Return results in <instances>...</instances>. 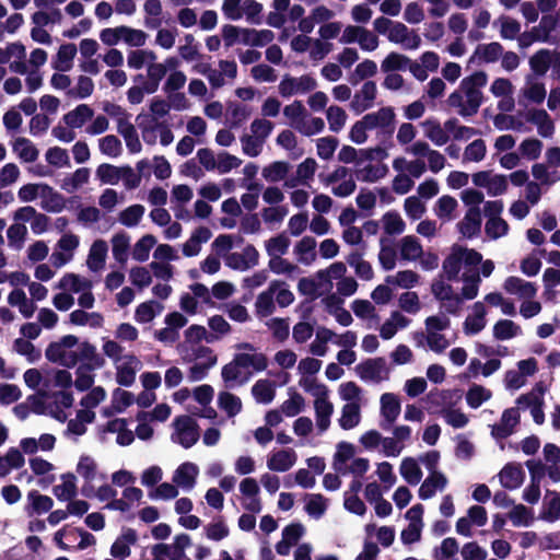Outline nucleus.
<instances>
[{
    "instance_id": "9",
    "label": "nucleus",
    "mask_w": 560,
    "mask_h": 560,
    "mask_svg": "<svg viewBox=\"0 0 560 560\" xmlns=\"http://www.w3.org/2000/svg\"><path fill=\"white\" fill-rule=\"evenodd\" d=\"M138 540L137 532L133 528H126L121 536L118 537L110 547V555L114 558L125 560L131 553L130 545H135Z\"/></svg>"
},
{
    "instance_id": "26",
    "label": "nucleus",
    "mask_w": 560,
    "mask_h": 560,
    "mask_svg": "<svg viewBox=\"0 0 560 560\" xmlns=\"http://www.w3.org/2000/svg\"><path fill=\"white\" fill-rule=\"evenodd\" d=\"M552 55L548 49H539L529 58V67L536 75H545L551 67Z\"/></svg>"
},
{
    "instance_id": "10",
    "label": "nucleus",
    "mask_w": 560,
    "mask_h": 560,
    "mask_svg": "<svg viewBox=\"0 0 560 560\" xmlns=\"http://www.w3.org/2000/svg\"><path fill=\"white\" fill-rule=\"evenodd\" d=\"M520 422V415L516 408L505 409L502 413L501 421L492 428V435L497 439H506L510 436L514 427Z\"/></svg>"
},
{
    "instance_id": "15",
    "label": "nucleus",
    "mask_w": 560,
    "mask_h": 560,
    "mask_svg": "<svg viewBox=\"0 0 560 560\" xmlns=\"http://www.w3.org/2000/svg\"><path fill=\"white\" fill-rule=\"evenodd\" d=\"M283 282L273 280L267 291L261 292L256 300L257 313L261 316H269L275 311L273 295Z\"/></svg>"
},
{
    "instance_id": "12",
    "label": "nucleus",
    "mask_w": 560,
    "mask_h": 560,
    "mask_svg": "<svg viewBox=\"0 0 560 560\" xmlns=\"http://www.w3.org/2000/svg\"><path fill=\"white\" fill-rule=\"evenodd\" d=\"M377 89L374 81H366L360 91L354 94L352 101V107L357 113L364 112L373 106V102L376 97Z\"/></svg>"
},
{
    "instance_id": "22",
    "label": "nucleus",
    "mask_w": 560,
    "mask_h": 560,
    "mask_svg": "<svg viewBox=\"0 0 560 560\" xmlns=\"http://www.w3.org/2000/svg\"><path fill=\"white\" fill-rule=\"evenodd\" d=\"M130 237L125 232L116 233L112 238V252L114 259L124 266L128 260Z\"/></svg>"
},
{
    "instance_id": "60",
    "label": "nucleus",
    "mask_w": 560,
    "mask_h": 560,
    "mask_svg": "<svg viewBox=\"0 0 560 560\" xmlns=\"http://www.w3.org/2000/svg\"><path fill=\"white\" fill-rule=\"evenodd\" d=\"M374 115L377 116V127L382 128L384 133L392 135L394 132L395 113L393 107H382Z\"/></svg>"
},
{
    "instance_id": "63",
    "label": "nucleus",
    "mask_w": 560,
    "mask_h": 560,
    "mask_svg": "<svg viewBox=\"0 0 560 560\" xmlns=\"http://www.w3.org/2000/svg\"><path fill=\"white\" fill-rule=\"evenodd\" d=\"M267 326L269 327V329H271L273 338L277 339L278 341L282 342L288 339L290 334L288 318H271L267 323Z\"/></svg>"
},
{
    "instance_id": "50",
    "label": "nucleus",
    "mask_w": 560,
    "mask_h": 560,
    "mask_svg": "<svg viewBox=\"0 0 560 560\" xmlns=\"http://www.w3.org/2000/svg\"><path fill=\"white\" fill-rule=\"evenodd\" d=\"M289 172V163L283 161H276L262 170V175L268 182L282 180Z\"/></svg>"
},
{
    "instance_id": "36",
    "label": "nucleus",
    "mask_w": 560,
    "mask_h": 560,
    "mask_svg": "<svg viewBox=\"0 0 560 560\" xmlns=\"http://www.w3.org/2000/svg\"><path fill=\"white\" fill-rule=\"evenodd\" d=\"M492 396L491 390L481 385L472 384L466 393V402L472 408H479L485 401L489 400Z\"/></svg>"
},
{
    "instance_id": "45",
    "label": "nucleus",
    "mask_w": 560,
    "mask_h": 560,
    "mask_svg": "<svg viewBox=\"0 0 560 560\" xmlns=\"http://www.w3.org/2000/svg\"><path fill=\"white\" fill-rule=\"evenodd\" d=\"M96 176L103 184L116 185L121 178V171L119 166L103 163L97 166Z\"/></svg>"
},
{
    "instance_id": "28",
    "label": "nucleus",
    "mask_w": 560,
    "mask_h": 560,
    "mask_svg": "<svg viewBox=\"0 0 560 560\" xmlns=\"http://www.w3.org/2000/svg\"><path fill=\"white\" fill-rule=\"evenodd\" d=\"M522 334V328L511 319H499L493 326V337L497 340L512 339Z\"/></svg>"
},
{
    "instance_id": "27",
    "label": "nucleus",
    "mask_w": 560,
    "mask_h": 560,
    "mask_svg": "<svg viewBox=\"0 0 560 560\" xmlns=\"http://www.w3.org/2000/svg\"><path fill=\"white\" fill-rule=\"evenodd\" d=\"M252 109L243 104L230 103L228 108V124L231 129H237L250 116Z\"/></svg>"
},
{
    "instance_id": "44",
    "label": "nucleus",
    "mask_w": 560,
    "mask_h": 560,
    "mask_svg": "<svg viewBox=\"0 0 560 560\" xmlns=\"http://www.w3.org/2000/svg\"><path fill=\"white\" fill-rule=\"evenodd\" d=\"M289 395L290 398L283 401L281 405V411L287 417H294L303 410L305 400L303 396L296 393L293 388H290Z\"/></svg>"
},
{
    "instance_id": "18",
    "label": "nucleus",
    "mask_w": 560,
    "mask_h": 560,
    "mask_svg": "<svg viewBox=\"0 0 560 560\" xmlns=\"http://www.w3.org/2000/svg\"><path fill=\"white\" fill-rule=\"evenodd\" d=\"M107 250L108 246L104 240H96L92 244L86 261L92 271H98L104 267Z\"/></svg>"
},
{
    "instance_id": "56",
    "label": "nucleus",
    "mask_w": 560,
    "mask_h": 560,
    "mask_svg": "<svg viewBox=\"0 0 560 560\" xmlns=\"http://www.w3.org/2000/svg\"><path fill=\"white\" fill-rule=\"evenodd\" d=\"M289 246H290V240L284 233H281L275 237H271L266 243L267 253L271 257L284 255L288 252Z\"/></svg>"
},
{
    "instance_id": "1",
    "label": "nucleus",
    "mask_w": 560,
    "mask_h": 560,
    "mask_svg": "<svg viewBox=\"0 0 560 560\" xmlns=\"http://www.w3.org/2000/svg\"><path fill=\"white\" fill-rule=\"evenodd\" d=\"M487 73L477 71L460 82V89L467 97V105H464L463 95L459 91H454L450 94L447 103L451 107H458V114L463 117L476 115L483 102L482 92L480 88L487 84Z\"/></svg>"
},
{
    "instance_id": "61",
    "label": "nucleus",
    "mask_w": 560,
    "mask_h": 560,
    "mask_svg": "<svg viewBox=\"0 0 560 560\" xmlns=\"http://www.w3.org/2000/svg\"><path fill=\"white\" fill-rule=\"evenodd\" d=\"M486 153V142L482 139H477L466 147L464 152V160L480 162L485 159Z\"/></svg>"
},
{
    "instance_id": "23",
    "label": "nucleus",
    "mask_w": 560,
    "mask_h": 560,
    "mask_svg": "<svg viewBox=\"0 0 560 560\" xmlns=\"http://www.w3.org/2000/svg\"><path fill=\"white\" fill-rule=\"evenodd\" d=\"M252 395L260 404H270L276 396L273 382L269 380H258L252 387Z\"/></svg>"
},
{
    "instance_id": "2",
    "label": "nucleus",
    "mask_w": 560,
    "mask_h": 560,
    "mask_svg": "<svg viewBox=\"0 0 560 560\" xmlns=\"http://www.w3.org/2000/svg\"><path fill=\"white\" fill-rule=\"evenodd\" d=\"M249 366L257 372L264 371L268 366V359L264 353H236L233 360L222 368L221 376L226 384L236 382L241 377V369Z\"/></svg>"
},
{
    "instance_id": "4",
    "label": "nucleus",
    "mask_w": 560,
    "mask_h": 560,
    "mask_svg": "<svg viewBox=\"0 0 560 560\" xmlns=\"http://www.w3.org/2000/svg\"><path fill=\"white\" fill-rule=\"evenodd\" d=\"M557 26V19L552 15H542L538 26H534L529 32L523 33L518 37L521 48H527L535 42L550 43V33Z\"/></svg>"
},
{
    "instance_id": "46",
    "label": "nucleus",
    "mask_w": 560,
    "mask_h": 560,
    "mask_svg": "<svg viewBox=\"0 0 560 560\" xmlns=\"http://www.w3.org/2000/svg\"><path fill=\"white\" fill-rule=\"evenodd\" d=\"M419 278V275L412 270H401L395 277L387 276L386 282L404 289H411L418 283Z\"/></svg>"
},
{
    "instance_id": "35",
    "label": "nucleus",
    "mask_w": 560,
    "mask_h": 560,
    "mask_svg": "<svg viewBox=\"0 0 560 560\" xmlns=\"http://www.w3.org/2000/svg\"><path fill=\"white\" fill-rule=\"evenodd\" d=\"M422 255V246L417 237L407 235L401 240L400 257L402 260H416Z\"/></svg>"
},
{
    "instance_id": "13",
    "label": "nucleus",
    "mask_w": 560,
    "mask_h": 560,
    "mask_svg": "<svg viewBox=\"0 0 560 560\" xmlns=\"http://www.w3.org/2000/svg\"><path fill=\"white\" fill-rule=\"evenodd\" d=\"M199 470L196 464L186 462L177 467L173 476V482L182 488L191 489L196 483Z\"/></svg>"
},
{
    "instance_id": "31",
    "label": "nucleus",
    "mask_w": 560,
    "mask_h": 560,
    "mask_svg": "<svg viewBox=\"0 0 560 560\" xmlns=\"http://www.w3.org/2000/svg\"><path fill=\"white\" fill-rule=\"evenodd\" d=\"M400 475L411 486H416L422 478V470L412 457H405L400 464Z\"/></svg>"
},
{
    "instance_id": "52",
    "label": "nucleus",
    "mask_w": 560,
    "mask_h": 560,
    "mask_svg": "<svg viewBox=\"0 0 560 560\" xmlns=\"http://www.w3.org/2000/svg\"><path fill=\"white\" fill-rule=\"evenodd\" d=\"M475 54L479 55L485 62H495L503 54V46L498 42L479 45Z\"/></svg>"
},
{
    "instance_id": "43",
    "label": "nucleus",
    "mask_w": 560,
    "mask_h": 560,
    "mask_svg": "<svg viewBox=\"0 0 560 560\" xmlns=\"http://www.w3.org/2000/svg\"><path fill=\"white\" fill-rule=\"evenodd\" d=\"M409 63L410 59L407 56L392 51L382 61L381 69L382 71L387 73L393 71L406 70Z\"/></svg>"
},
{
    "instance_id": "42",
    "label": "nucleus",
    "mask_w": 560,
    "mask_h": 560,
    "mask_svg": "<svg viewBox=\"0 0 560 560\" xmlns=\"http://www.w3.org/2000/svg\"><path fill=\"white\" fill-rule=\"evenodd\" d=\"M552 498L545 502L539 517L546 522L553 523L560 518V493L548 491Z\"/></svg>"
},
{
    "instance_id": "34",
    "label": "nucleus",
    "mask_w": 560,
    "mask_h": 560,
    "mask_svg": "<svg viewBox=\"0 0 560 560\" xmlns=\"http://www.w3.org/2000/svg\"><path fill=\"white\" fill-rule=\"evenodd\" d=\"M218 406L228 417H234L242 410L241 398L230 392H221L218 396Z\"/></svg>"
},
{
    "instance_id": "33",
    "label": "nucleus",
    "mask_w": 560,
    "mask_h": 560,
    "mask_svg": "<svg viewBox=\"0 0 560 560\" xmlns=\"http://www.w3.org/2000/svg\"><path fill=\"white\" fill-rule=\"evenodd\" d=\"M13 150L22 161L27 163L36 161L39 154L37 148L31 142V140L23 137H20L14 141Z\"/></svg>"
},
{
    "instance_id": "32",
    "label": "nucleus",
    "mask_w": 560,
    "mask_h": 560,
    "mask_svg": "<svg viewBox=\"0 0 560 560\" xmlns=\"http://www.w3.org/2000/svg\"><path fill=\"white\" fill-rule=\"evenodd\" d=\"M360 418V405L349 402L342 407L339 424L343 430H350L359 424Z\"/></svg>"
},
{
    "instance_id": "48",
    "label": "nucleus",
    "mask_w": 560,
    "mask_h": 560,
    "mask_svg": "<svg viewBox=\"0 0 560 560\" xmlns=\"http://www.w3.org/2000/svg\"><path fill=\"white\" fill-rule=\"evenodd\" d=\"M385 233L388 235L401 234L405 231L406 223L398 212L388 211L383 215Z\"/></svg>"
},
{
    "instance_id": "17",
    "label": "nucleus",
    "mask_w": 560,
    "mask_h": 560,
    "mask_svg": "<svg viewBox=\"0 0 560 560\" xmlns=\"http://www.w3.org/2000/svg\"><path fill=\"white\" fill-rule=\"evenodd\" d=\"M117 131L122 136L130 153H139L142 149L135 126L128 119L118 121Z\"/></svg>"
},
{
    "instance_id": "59",
    "label": "nucleus",
    "mask_w": 560,
    "mask_h": 560,
    "mask_svg": "<svg viewBox=\"0 0 560 560\" xmlns=\"http://www.w3.org/2000/svg\"><path fill=\"white\" fill-rule=\"evenodd\" d=\"M485 232L490 238L497 240L508 234L509 224L502 218H490L486 222Z\"/></svg>"
},
{
    "instance_id": "20",
    "label": "nucleus",
    "mask_w": 560,
    "mask_h": 560,
    "mask_svg": "<svg viewBox=\"0 0 560 560\" xmlns=\"http://www.w3.org/2000/svg\"><path fill=\"white\" fill-rule=\"evenodd\" d=\"M316 424L320 432L326 431L330 425V417L334 411L332 404L325 398H316L314 401Z\"/></svg>"
},
{
    "instance_id": "39",
    "label": "nucleus",
    "mask_w": 560,
    "mask_h": 560,
    "mask_svg": "<svg viewBox=\"0 0 560 560\" xmlns=\"http://www.w3.org/2000/svg\"><path fill=\"white\" fill-rule=\"evenodd\" d=\"M425 136L436 145H444L450 137L445 128H442L438 120L428 119L423 122Z\"/></svg>"
},
{
    "instance_id": "8",
    "label": "nucleus",
    "mask_w": 560,
    "mask_h": 560,
    "mask_svg": "<svg viewBox=\"0 0 560 560\" xmlns=\"http://www.w3.org/2000/svg\"><path fill=\"white\" fill-rule=\"evenodd\" d=\"M481 212L479 207H469L464 219L457 223L458 231L467 238H472L481 230Z\"/></svg>"
},
{
    "instance_id": "30",
    "label": "nucleus",
    "mask_w": 560,
    "mask_h": 560,
    "mask_svg": "<svg viewBox=\"0 0 560 560\" xmlns=\"http://www.w3.org/2000/svg\"><path fill=\"white\" fill-rule=\"evenodd\" d=\"M63 482L54 487V494L60 501L71 500L77 494L75 476L67 472L61 476Z\"/></svg>"
},
{
    "instance_id": "64",
    "label": "nucleus",
    "mask_w": 560,
    "mask_h": 560,
    "mask_svg": "<svg viewBox=\"0 0 560 560\" xmlns=\"http://www.w3.org/2000/svg\"><path fill=\"white\" fill-rule=\"evenodd\" d=\"M542 142L536 138H527L520 144V152L528 160H537L541 153Z\"/></svg>"
},
{
    "instance_id": "24",
    "label": "nucleus",
    "mask_w": 560,
    "mask_h": 560,
    "mask_svg": "<svg viewBox=\"0 0 560 560\" xmlns=\"http://www.w3.org/2000/svg\"><path fill=\"white\" fill-rule=\"evenodd\" d=\"M463 265L462 257L458 254L456 245L452 247L451 254L443 260L442 269L445 275V278L448 281L458 280V275L460 272Z\"/></svg>"
},
{
    "instance_id": "29",
    "label": "nucleus",
    "mask_w": 560,
    "mask_h": 560,
    "mask_svg": "<svg viewBox=\"0 0 560 560\" xmlns=\"http://www.w3.org/2000/svg\"><path fill=\"white\" fill-rule=\"evenodd\" d=\"M44 191H47V194L44 192L40 207L48 212L57 213L62 211L66 207L65 197L47 185L44 186Z\"/></svg>"
},
{
    "instance_id": "19",
    "label": "nucleus",
    "mask_w": 560,
    "mask_h": 560,
    "mask_svg": "<svg viewBox=\"0 0 560 560\" xmlns=\"http://www.w3.org/2000/svg\"><path fill=\"white\" fill-rule=\"evenodd\" d=\"M77 51L78 49L74 44H62L52 62V68L62 72L69 71L72 67V60L74 59Z\"/></svg>"
},
{
    "instance_id": "51",
    "label": "nucleus",
    "mask_w": 560,
    "mask_h": 560,
    "mask_svg": "<svg viewBox=\"0 0 560 560\" xmlns=\"http://www.w3.org/2000/svg\"><path fill=\"white\" fill-rule=\"evenodd\" d=\"M144 213L142 205H132L122 210L119 214V222L128 228L137 225Z\"/></svg>"
},
{
    "instance_id": "49",
    "label": "nucleus",
    "mask_w": 560,
    "mask_h": 560,
    "mask_svg": "<svg viewBox=\"0 0 560 560\" xmlns=\"http://www.w3.org/2000/svg\"><path fill=\"white\" fill-rule=\"evenodd\" d=\"M95 368L91 364H81L77 371V378L74 381V386L79 392H85L90 388H92L94 384V376L90 374V371L94 370Z\"/></svg>"
},
{
    "instance_id": "62",
    "label": "nucleus",
    "mask_w": 560,
    "mask_h": 560,
    "mask_svg": "<svg viewBox=\"0 0 560 560\" xmlns=\"http://www.w3.org/2000/svg\"><path fill=\"white\" fill-rule=\"evenodd\" d=\"M100 150L105 155L117 158L122 150L121 141L114 135L105 136L100 140Z\"/></svg>"
},
{
    "instance_id": "16",
    "label": "nucleus",
    "mask_w": 560,
    "mask_h": 560,
    "mask_svg": "<svg viewBox=\"0 0 560 560\" xmlns=\"http://www.w3.org/2000/svg\"><path fill=\"white\" fill-rule=\"evenodd\" d=\"M447 483L446 477L439 471L428 476L419 488L418 494L422 500H428L435 494L436 489H443Z\"/></svg>"
},
{
    "instance_id": "7",
    "label": "nucleus",
    "mask_w": 560,
    "mask_h": 560,
    "mask_svg": "<svg viewBox=\"0 0 560 560\" xmlns=\"http://www.w3.org/2000/svg\"><path fill=\"white\" fill-rule=\"evenodd\" d=\"M499 478L503 488L514 490L522 486L525 471L520 463H508L499 472Z\"/></svg>"
},
{
    "instance_id": "5",
    "label": "nucleus",
    "mask_w": 560,
    "mask_h": 560,
    "mask_svg": "<svg viewBox=\"0 0 560 560\" xmlns=\"http://www.w3.org/2000/svg\"><path fill=\"white\" fill-rule=\"evenodd\" d=\"M355 371L363 381H374L376 383L387 380L389 373L386 360L383 357L362 361L355 366Z\"/></svg>"
},
{
    "instance_id": "41",
    "label": "nucleus",
    "mask_w": 560,
    "mask_h": 560,
    "mask_svg": "<svg viewBox=\"0 0 560 560\" xmlns=\"http://www.w3.org/2000/svg\"><path fill=\"white\" fill-rule=\"evenodd\" d=\"M388 167L385 164L372 165L368 164L364 168L358 170L355 176L359 180L365 183H374L386 176Z\"/></svg>"
},
{
    "instance_id": "14",
    "label": "nucleus",
    "mask_w": 560,
    "mask_h": 560,
    "mask_svg": "<svg viewBox=\"0 0 560 560\" xmlns=\"http://www.w3.org/2000/svg\"><path fill=\"white\" fill-rule=\"evenodd\" d=\"M296 460L293 450H281L273 453L267 460V466L272 471L284 472L289 470Z\"/></svg>"
},
{
    "instance_id": "6",
    "label": "nucleus",
    "mask_w": 560,
    "mask_h": 560,
    "mask_svg": "<svg viewBox=\"0 0 560 560\" xmlns=\"http://www.w3.org/2000/svg\"><path fill=\"white\" fill-rule=\"evenodd\" d=\"M381 413L384 418L381 427L388 430L400 413V401L396 395L385 393L381 396Z\"/></svg>"
},
{
    "instance_id": "58",
    "label": "nucleus",
    "mask_w": 560,
    "mask_h": 560,
    "mask_svg": "<svg viewBox=\"0 0 560 560\" xmlns=\"http://www.w3.org/2000/svg\"><path fill=\"white\" fill-rule=\"evenodd\" d=\"M97 465L89 455H82L77 465L78 474L86 481L91 482L96 476Z\"/></svg>"
},
{
    "instance_id": "21",
    "label": "nucleus",
    "mask_w": 560,
    "mask_h": 560,
    "mask_svg": "<svg viewBox=\"0 0 560 560\" xmlns=\"http://www.w3.org/2000/svg\"><path fill=\"white\" fill-rule=\"evenodd\" d=\"M93 109L86 104L78 105L63 116V121L70 128H81L89 119L93 117Z\"/></svg>"
},
{
    "instance_id": "11",
    "label": "nucleus",
    "mask_w": 560,
    "mask_h": 560,
    "mask_svg": "<svg viewBox=\"0 0 560 560\" xmlns=\"http://www.w3.org/2000/svg\"><path fill=\"white\" fill-rule=\"evenodd\" d=\"M474 314L468 315L464 322V331L466 335H476L486 327V306L478 301L472 306Z\"/></svg>"
},
{
    "instance_id": "53",
    "label": "nucleus",
    "mask_w": 560,
    "mask_h": 560,
    "mask_svg": "<svg viewBox=\"0 0 560 560\" xmlns=\"http://www.w3.org/2000/svg\"><path fill=\"white\" fill-rule=\"evenodd\" d=\"M458 542L454 537L443 539L440 548H434V560H448L458 552Z\"/></svg>"
},
{
    "instance_id": "25",
    "label": "nucleus",
    "mask_w": 560,
    "mask_h": 560,
    "mask_svg": "<svg viewBox=\"0 0 560 560\" xmlns=\"http://www.w3.org/2000/svg\"><path fill=\"white\" fill-rule=\"evenodd\" d=\"M163 310V305L156 301H148L139 304L135 312V319L140 324H147L154 319Z\"/></svg>"
},
{
    "instance_id": "54",
    "label": "nucleus",
    "mask_w": 560,
    "mask_h": 560,
    "mask_svg": "<svg viewBox=\"0 0 560 560\" xmlns=\"http://www.w3.org/2000/svg\"><path fill=\"white\" fill-rule=\"evenodd\" d=\"M81 361H89L88 364L93 365L94 368H102L105 363V360L96 353V348L89 341H83L80 345V352L78 353Z\"/></svg>"
},
{
    "instance_id": "3",
    "label": "nucleus",
    "mask_w": 560,
    "mask_h": 560,
    "mask_svg": "<svg viewBox=\"0 0 560 560\" xmlns=\"http://www.w3.org/2000/svg\"><path fill=\"white\" fill-rule=\"evenodd\" d=\"M175 434L172 435V441L178 443L184 448L194 446L199 438V425L190 416H178L174 419Z\"/></svg>"
},
{
    "instance_id": "38",
    "label": "nucleus",
    "mask_w": 560,
    "mask_h": 560,
    "mask_svg": "<svg viewBox=\"0 0 560 560\" xmlns=\"http://www.w3.org/2000/svg\"><path fill=\"white\" fill-rule=\"evenodd\" d=\"M156 244V238L152 234L143 235L133 246L132 257L135 260L143 262L149 259L152 247Z\"/></svg>"
},
{
    "instance_id": "57",
    "label": "nucleus",
    "mask_w": 560,
    "mask_h": 560,
    "mask_svg": "<svg viewBox=\"0 0 560 560\" xmlns=\"http://www.w3.org/2000/svg\"><path fill=\"white\" fill-rule=\"evenodd\" d=\"M326 116L331 131L339 132L343 128L347 119V114L343 108L332 105L328 107Z\"/></svg>"
},
{
    "instance_id": "47",
    "label": "nucleus",
    "mask_w": 560,
    "mask_h": 560,
    "mask_svg": "<svg viewBox=\"0 0 560 560\" xmlns=\"http://www.w3.org/2000/svg\"><path fill=\"white\" fill-rule=\"evenodd\" d=\"M27 498L32 503V512H28V515L33 513H47L54 505V501L50 497L40 494L36 490L30 491Z\"/></svg>"
},
{
    "instance_id": "37",
    "label": "nucleus",
    "mask_w": 560,
    "mask_h": 560,
    "mask_svg": "<svg viewBox=\"0 0 560 560\" xmlns=\"http://www.w3.org/2000/svg\"><path fill=\"white\" fill-rule=\"evenodd\" d=\"M127 358L130 362L117 368L116 382L121 386L129 387L136 380V369L131 365V362L139 363V360L136 355H128Z\"/></svg>"
},
{
    "instance_id": "40",
    "label": "nucleus",
    "mask_w": 560,
    "mask_h": 560,
    "mask_svg": "<svg viewBox=\"0 0 560 560\" xmlns=\"http://www.w3.org/2000/svg\"><path fill=\"white\" fill-rule=\"evenodd\" d=\"M446 131L453 133L455 140L469 139L472 136L479 135L480 131L472 127L460 126L457 118L453 117L444 122Z\"/></svg>"
},
{
    "instance_id": "55",
    "label": "nucleus",
    "mask_w": 560,
    "mask_h": 560,
    "mask_svg": "<svg viewBox=\"0 0 560 560\" xmlns=\"http://www.w3.org/2000/svg\"><path fill=\"white\" fill-rule=\"evenodd\" d=\"M135 402V396L131 392L116 388L113 392L112 404L114 411L117 413L124 412L128 407Z\"/></svg>"
}]
</instances>
